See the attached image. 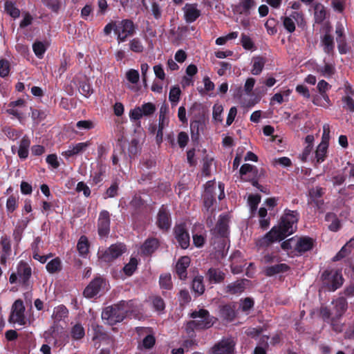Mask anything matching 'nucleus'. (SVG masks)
Here are the masks:
<instances>
[{"label":"nucleus","mask_w":354,"mask_h":354,"mask_svg":"<svg viewBox=\"0 0 354 354\" xmlns=\"http://www.w3.org/2000/svg\"><path fill=\"white\" fill-rule=\"evenodd\" d=\"M6 12L13 18H17L20 15V10L15 6V3L10 1L5 2Z\"/></svg>","instance_id":"nucleus-47"},{"label":"nucleus","mask_w":354,"mask_h":354,"mask_svg":"<svg viewBox=\"0 0 354 354\" xmlns=\"http://www.w3.org/2000/svg\"><path fill=\"white\" fill-rule=\"evenodd\" d=\"M151 303L154 310L159 313H162L165 309V303L160 296H153L151 297Z\"/></svg>","instance_id":"nucleus-45"},{"label":"nucleus","mask_w":354,"mask_h":354,"mask_svg":"<svg viewBox=\"0 0 354 354\" xmlns=\"http://www.w3.org/2000/svg\"><path fill=\"white\" fill-rule=\"evenodd\" d=\"M160 246L158 239L151 237L147 239L140 247V253L142 256L149 257L153 254Z\"/></svg>","instance_id":"nucleus-22"},{"label":"nucleus","mask_w":354,"mask_h":354,"mask_svg":"<svg viewBox=\"0 0 354 354\" xmlns=\"http://www.w3.org/2000/svg\"><path fill=\"white\" fill-rule=\"evenodd\" d=\"M174 234L182 249H187L189 246V234L184 224L176 225L174 229Z\"/></svg>","instance_id":"nucleus-16"},{"label":"nucleus","mask_w":354,"mask_h":354,"mask_svg":"<svg viewBox=\"0 0 354 354\" xmlns=\"http://www.w3.org/2000/svg\"><path fill=\"white\" fill-rule=\"evenodd\" d=\"M254 305V299L251 297H246L240 300V309L241 311L248 313L253 308Z\"/></svg>","instance_id":"nucleus-50"},{"label":"nucleus","mask_w":354,"mask_h":354,"mask_svg":"<svg viewBox=\"0 0 354 354\" xmlns=\"http://www.w3.org/2000/svg\"><path fill=\"white\" fill-rule=\"evenodd\" d=\"M106 281L101 277H95L85 288L83 295L86 298H93L96 296L102 286H105Z\"/></svg>","instance_id":"nucleus-15"},{"label":"nucleus","mask_w":354,"mask_h":354,"mask_svg":"<svg viewBox=\"0 0 354 354\" xmlns=\"http://www.w3.org/2000/svg\"><path fill=\"white\" fill-rule=\"evenodd\" d=\"M338 51L341 55L346 54L348 52V47L346 43V37L336 38Z\"/></svg>","instance_id":"nucleus-59"},{"label":"nucleus","mask_w":354,"mask_h":354,"mask_svg":"<svg viewBox=\"0 0 354 354\" xmlns=\"http://www.w3.org/2000/svg\"><path fill=\"white\" fill-rule=\"evenodd\" d=\"M289 270L290 266L286 263H279L266 267L264 273L267 277H272L277 274L286 272Z\"/></svg>","instance_id":"nucleus-32"},{"label":"nucleus","mask_w":354,"mask_h":354,"mask_svg":"<svg viewBox=\"0 0 354 354\" xmlns=\"http://www.w3.org/2000/svg\"><path fill=\"white\" fill-rule=\"evenodd\" d=\"M129 205L133 220L139 221L145 216L147 207L145 201L140 196L135 194Z\"/></svg>","instance_id":"nucleus-9"},{"label":"nucleus","mask_w":354,"mask_h":354,"mask_svg":"<svg viewBox=\"0 0 354 354\" xmlns=\"http://www.w3.org/2000/svg\"><path fill=\"white\" fill-rule=\"evenodd\" d=\"M138 261L136 258H131L129 262L126 264L123 268L124 272L128 276H131L137 268Z\"/></svg>","instance_id":"nucleus-52"},{"label":"nucleus","mask_w":354,"mask_h":354,"mask_svg":"<svg viewBox=\"0 0 354 354\" xmlns=\"http://www.w3.org/2000/svg\"><path fill=\"white\" fill-rule=\"evenodd\" d=\"M325 194V189L319 186L309 189L308 193L307 203L309 205H313L319 213L324 212V201L322 198Z\"/></svg>","instance_id":"nucleus-7"},{"label":"nucleus","mask_w":354,"mask_h":354,"mask_svg":"<svg viewBox=\"0 0 354 354\" xmlns=\"http://www.w3.org/2000/svg\"><path fill=\"white\" fill-rule=\"evenodd\" d=\"M354 248V238H351L334 256L332 261L335 262L342 260L351 254L353 248Z\"/></svg>","instance_id":"nucleus-30"},{"label":"nucleus","mask_w":354,"mask_h":354,"mask_svg":"<svg viewBox=\"0 0 354 354\" xmlns=\"http://www.w3.org/2000/svg\"><path fill=\"white\" fill-rule=\"evenodd\" d=\"M10 72V64L6 59L0 60V76L6 77L8 75Z\"/></svg>","instance_id":"nucleus-63"},{"label":"nucleus","mask_w":354,"mask_h":354,"mask_svg":"<svg viewBox=\"0 0 354 354\" xmlns=\"http://www.w3.org/2000/svg\"><path fill=\"white\" fill-rule=\"evenodd\" d=\"M328 144L326 142H321L315 151L316 163L320 164L324 162L326 158Z\"/></svg>","instance_id":"nucleus-36"},{"label":"nucleus","mask_w":354,"mask_h":354,"mask_svg":"<svg viewBox=\"0 0 354 354\" xmlns=\"http://www.w3.org/2000/svg\"><path fill=\"white\" fill-rule=\"evenodd\" d=\"M214 184L215 183L214 180H209L205 185V192L203 195V201L204 207L207 211H209L216 203Z\"/></svg>","instance_id":"nucleus-17"},{"label":"nucleus","mask_w":354,"mask_h":354,"mask_svg":"<svg viewBox=\"0 0 354 354\" xmlns=\"http://www.w3.org/2000/svg\"><path fill=\"white\" fill-rule=\"evenodd\" d=\"M219 314L220 317L227 322H231L234 321L236 317L235 303H229L221 306L219 309Z\"/></svg>","instance_id":"nucleus-25"},{"label":"nucleus","mask_w":354,"mask_h":354,"mask_svg":"<svg viewBox=\"0 0 354 354\" xmlns=\"http://www.w3.org/2000/svg\"><path fill=\"white\" fill-rule=\"evenodd\" d=\"M159 285L162 290V295L167 297V292L165 290H170L173 288V283L171 281V276L170 274H160L159 278Z\"/></svg>","instance_id":"nucleus-35"},{"label":"nucleus","mask_w":354,"mask_h":354,"mask_svg":"<svg viewBox=\"0 0 354 354\" xmlns=\"http://www.w3.org/2000/svg\"><path fill=\"white\" fill-rule=\"evenodd\" d=\"M323 287L329 292L340 288L344 282L341 269H326L321 274Z\"/></svg>","instance_id":"nucleus-4"},{"label":"nucleus","mask_w":354,"mask_h":354,"mask_svg":"<svg viewBox=\"0 0 354 354\" xmlns=\"http://www.w3.org/2000/svg\"><path fill=\"white\" fill-rule=\"evenodd\" d=\"M129 45L130 50L134 53H141L144 50V46L140 39L138 37L130 40Z\"/></svg>","instance_id":"nucleus-51"},{"label":"nucleus","mask_w":354,"mask_h":354,"mask_svg":"<svg viewBox=\"0 0 354 354\" xmlns=\"http://www.w3.org/2000/svg\"><path fill=\"white\" fill-rule=\"evenodd\" d=\"M189 316L193 320L187 322L185 328L189 337H196V330H205L211 328L216 319L209 315L207 310L204 308L192 311Z\"/></svg>","instance_id":"nucleus-3"},{"label":"nucleus","mask_w":354,"mask_h":354,"mask_svg":"<svg viewBox=\"0 0 354 354\" xmlns=\"http://www.w3.org/2000/svg\"><path fill=\"white\" fill-rule=\"evenodd\" d=\"M192 289L198 295H201L204 293L205 288L203 276L198 275L193 279L192 282Z\"/></svg>","instance_id":"nucleus-39"},{"label":"nucleus","mask_w":354,"mask_h":354,"mask_svg":"<svg viewBox=\"0 0 354 354\" xmlns=\"http://www.w3.org/2000/svg\"><path fill=\"white\" fill-rule=\"evenodd\" d=\"M89 246L88 238L84 235L81 236L77 244V249L80 254L82 257L87 255L89 252Z\"/></svg>","instance_id":"nucleus-40"},{"label":"nucleus","mask_w":354,"mask_h":354,"mask_svg":"<svg viewBox=\"0 0 354 354\" xmlns=\"http://www.w3.org/2000/svg\"><path fill=\"white\" fill-rule=\"evenodd\" d=\"M46 116V115L44 111L37 109H31V118L37 123L44 120Z\"/></svg>","instance_id":"nucleus-57"},{"label":"nucleus","mask_w":354,"mask_h":354,"mask_svg":"<svg viewBox=\"0 0 354 354\" xmlns=\"http://www.w3.org/2000/svg\"><path fill=\"white\" fill-rule=\"evenodd\" d=\"M136 311L134 300H122L118 304L106 307L102 312V319L110 326L122 322Z\"/></svg>","instance_id":"nucleus-2"},{"label":"nucleus","mask_w":354,"mask_h":354,"mask_svg":"<svg viewBox=\"0 0 354 354\" xmlns=\"http://www.w3.org/2000/svg\"><path fill=\"white\" fill-rule=\"evenodd\" d=\"M91 145V142L88 140L84 142H78L75 145H71L68 147V149L63 151L62 155L66 158H69L71 157L83 153Z\"/></svg>","instance_id":"nucleus-20"},{"label":"nucleus","mask_w":354,"mask_h":354,"mask_svg":"<svg viewBox=\"0 0 354 354\" xmlns=\"http://www.w3.org/2000/svg\"><path fill=\"white\" fill-rule=\"evenodd\" d=\"M180 94L181 91L178 86H173L171 88L169 94V100L171 102L172 106H176L179 102Z\"/></svg>","instance_id":"nucleus-48"},{"label":"nucleus","mask_w":354,"mask_h":354,"mask_svg":"<svg viewBox=\"0 0 354 354\" xmlns=\"http://www.w3.org/2000/svg\"><path fill=\"white\" fill-rule=\"evenodd\" d=\"M91 328L93 331V340L101 341H111L112 340L111 337L104 331L102 326L99 325L97 323H93L91 324Z\"/></svg>","instance_id":"nucleus-29"},{"label":"nucleus","mask_w":354,"mask_h":354,"mask_svg":"<svg viewBox=\"0 0 354 354\" xmlns=\"http://www.w3.org/2000/svg\"><path fill=\"white\" fill-rule=\"evenodd\" d=\"M256 6L254 0H241L239 3L234 6V11L239 15H250L251 10Z\"/></svg>","instance_id":"nucleus-26"},{"label":"nucleus","mask_w":354,"mask_h":354,"mask_svg":"<svg viewBox=\"0 0 354 354\" xmlns=\"http://www.w3.org/2000/svg\"><path fill=\"white\" fill-rule=\"evenodd\" d=\"M30 145V140L28 136L25 135L21 140L19 149L17 151L18 156L21 159H26L29 153V148Z\"/></svg>","instance_id":"nucleus-33"},{"label":"nucleus","mask_w":354,"mask_h":354,"mask_svg":"<svg viewBox=\"0 0 354 354\" xmlns=\"http://www.w3.org/2000/svg\"><path fill=\"white\" fill-rule=\"evenodd\" d=\"M71 335L73 339L80 340L85 335V330L80 323L75 324L71 329Z\"/></svg>","instance_id":"nucleus-43"},{"label":"nucleus","mask_w":354,"mask_h":354,"mask_svg":"<svg viewBox=\"0 0 354 354\" xmlns=\"http://www.w3.org/2000/svg\"><path fill=\"white\" fill-rule=\"evenodd\" d=\"M139 142L137 139L133 138L129 143L128 148V157L129 160L131 161L132 158H134L139 152Z\"/></svg>","instance_id":"nucleus-46"},{"label":"nucleus","mask_w":354,"mask_h":354,"mask_svg":"<svg viewBox=\"0 0 354 354\" xmlns=\"http://www.w3.org/2000/svg\"><path fill=\"white\" fill-rule=\"evenodd\" d=\"M252 170H255L254 165H252L248 164V163L243 164L239 169V174L241 177V179L243 180V178H248L247 175L249 173H250L251 171H252Z\"/></svg>","instance_id":"nucleus-62"},{"label":"nucleus","mask_w":354,"mask_h":354,"mask_svg":"<svg viewBox=\"0 0 354 354\" xmlns=\"http://www.w3.org/2000/svg\"><path fill=\"white\" fill-rule=\"evenodd\" d=\"M223 107L221 104H214L213 106L212 116L214 121L221 122L223 121L222 113Z\"/></svg>","instance_id":"nucleus-56"},{"label":"nucleus","mask_w":354,"mask_h":354,"mask_svg":"<svg viewBox=\"0 0 354 354\" xmlns=\"http://www.w3.org/2000/svg\"><path fill=\"white\" fill-rule=\"evenodd\" d=\"M276 25L277 21L274 18L268 19L265 23V27L270 35H274L277 32Z\"/></svg>","instance_id":"nucleus-55"},{"label":"nucleus","mask_w":354,"mask_h":354,"mask_svg":"<svg viewBox=\"0 0 354 354\" xmlns=\"http://www.w3.org/2000/svg\"><path fill=\"white\" fill-rule=\"evenodd\" d=\"M1 245L2 246L3 252L5 254H9L11 252L10 239L8 236H2L1 238Z\"/></svg>","instance_id":"nucleus-61"},{"label":"nucleus","mask_w":354,"mask_h":354,"mask_svg":"<svg viewBox=\"0 0 354 354\" xmlns=\"http://www.w3.org/2000/svg\"><path fill=\"white\" fill-rule=\"evenodd\" d=\"M156 111V105L152 102H145L141 106H136L129 111V118L131 121L140 120L142 117H151Z\"/></svg>","instance_id":"nucleus-8"},{"label":"nucleus","mask_w":354,"mask_h":354,"mask_svg":"<svg viewBox=\"0 0 354 354\" xmlns=\"http://www.w3.org/2000/svg\"><path fill=\"white\" fill-rule=\"evenodd\" d=\"M47 43L35 41L32 44V50L37 58L42 59L47 50Z\"/></svg>","instance_id":"nucleus-41"},{"label":"nucleus","mask_w":354,"mask_h":354,"mask_svg":"<svg viewBox=\"0 0 354 354\" xmlns=\"http://www.w3.org/2000/svg\"><path fill=\"white\" fill-rule=\"evenodd\" d=\"M185 19L187 23L195 21L201 16V10L197 9L196 3H187L184 8Z\"/></svg>","instance_id":"nucleus-27"},{"label":"nucleus","mask_w":354,"mask_h":354,"mask_svg":"<svg viewBox=\"0 0 354 354\" xmlns=\"http://www.w3.org/2000/svg\"><path fill=\"white\" fill-rule=\"evenodd\" d=\"M46 270L51 274L57 272L62 270V262L59 257L50 261L46 266Z\"/></svg>","instance_id":"nucleus-44"},{"label":"nucleus","mask_w":354,"mask_h":354,"mask_svg":"<svg viewBox=\"0 0 354 354\" xmlns=\"http://www.w3.org/2000/svg\"><path fill=\"white\" fill-rule=\"evenodd\" d=\"M325 221L330 222L328 225V230L331 232H336L342 227L340 220L337 218V215L333 212H328L325 216Z\"/></svg>","instance_id":"nucleus-34"},{"label":"nucleus","mask_w":354,"mask_h":354,"mask_svg":"<svg viewBox=\"0 0 354 354\" xmlns=\"http://www.w3.org/2000/svg\"><path fill=\"white\" fill-rule=\"evenodd\" d=\"M205 124L201 120H194L190 123L191 137L193 140H198L200 133L203 131Z\"/></svg>","instance_id":"nucleus-37"},{"label":"nucleus","mask_w":354,"mask_h":354,"mask_svg":"<svg viewBox=\"0 0 354 354\" xmlns=\"http://www.w3.org/2000/svg\"><path fill=\"white\" fill-rule=\"evenodd\" d=\"M206 277L210 283H220L224 281L225 274L218 268H210L206 273Z\"/></svg>","instance_id":"nucleus-28"},{"label":"nucleus","mask_w":354,"mask_h":354,"mask_svg":"<svg viewBox=\"0 0 354 354\" xmlns=\"http://www.w3.org/2000/svg\"><path fill=\"white\" fill-rule=\"evenodd\" d=\"M68 315V310L64 305L62 304L54 308L52 318L55 322H60L66 318Z\"/></svg>","instance_id":"nucleus-38"},{"label":"nucleus","mask_w":354,"mask_h":354,"mask_svg":"<svg viewBox=\"0 0 354 354\" xmlns=\"http://www.w3.org/2000/svg\"><path fill=\"white\" fill-rule=\"evenodd\" d=\"M18 207V198L14 195L10 196L6 201L8 212L12 213Z\"/></svg>","instance_id":"nucleus-53"},{"label":"nucleus","mask_w":354,"mask_h":354,"mask_svg":"<svg viewBox=\"0 0 354 354\" xmlns=\"http://www.w3.org/2000/svg\"><path fill=\"white\" fill-rule=\"evenodd\" d=\"M25 306L21 299H17L12 306V310L9 317V322L17 323L21 326L26 324Z\"/></svg>","instance_id":"nucleus-11"},{"label":"nucleus","mask_w":354,"mask_h":354,"mask_svg":"<svg viewBox=\"0 0 354 354\" xmlns=\"http://www.w3.org/2000/svg\"><path fill=\"white\" fill-rule=\"evenodd\" d=\"M114 32L119 43L124 42L127 37H132L136 33V26L131 19H122L116 22Z\"/></svg>","instance_id":"nucleus-5"},{"label":"nucleus","mask_w":354,"mask_h":354,"mask_svg":"<svg viewBox=\"0 0 354 354\" xmlns=\"http://www.w3.org/2000/svg\"><path fill=\"white\" fill-rule=\"evenodd\" d=\"M178 301L180 306H183L191 301V296L187 290H181L178 293Z\"/></svg>","instance_id":"nucleus-54"},{"label":"nucleus","mask_w":354,"mask_h":354,"mask_svg":"<svg viewBox=\"0 0 354 354\" xmlns=\"http://www.w3.org/2000/svg\"><path fill=\"white\" fill-rule=\"evenodd\" d=\"M299 218V213L297 210L286 209L279 225L274 226L261 239L258 240L257 245L259 247L265 248L274 241L283 240L296 231Z\"/></svg>","instance_id":"nucleus-1"},{"label":"nucleus","mask_w":354,"mask_h":354,"mask_svg":"<svg viewBox=\"0 0 354 354\" xmlns=\"http://www.w3.org/2000/svg\"><path fill=\"white\" fill-rule=\"evenodd\" d=\"M266 64V59L262 57H255L253 58V64L251 70L252 74L254 75H259L263 69Z\"/></svg>","instance_id":"nucleus-42"},{"label":"nucleus","mask_w":354,"mask_h":354,"mask_svg":"<svg viewBox=\"0 0 354 354\" xmlns=\"http://www.w3.org/2000/svg\"><path fill=\"white\" fill-rule=\"evenodd\" d=\"M314 247V240L309 236H301L297 238L296 236L295 251L299 254H302L306 252L311 250Z\"/></svg>","instance_id":"nucleus-21"},{"label":"nucleus","mask_w":354,"mask_h":354,"mask_svg":"<svg viewBox=\"0 0 354 354\" xmlns=\"http://www.w3.org/2000/svg\"><path fill=\"white\" fill-rule=\"evenodd\" d=\"M127 250L126 245L122 243L111 245L107 249L98 252L99 259L105 263H110L118 259Z\"/></svg>","instance_id":"nucleus-6"},{"label":"nucleus","mask_w":354,"mask_h":354,"mask_svg":"<svg viewBox=\"0 0 354 354\" xmlns=\"http://www.w3.org/2000/svg\"><path fill=\"white\" fill-rule=\"evenodd\" d=\"M110 214L107 210H102L97 219V234L101 239L108 238L110 233Z\"/></svg>","instance_id":"nucleus-12"},{"label":"nucleus","mask_w":354,"mask_h":354,"mask_svg":"<svg viewBox=\"0 0 354 354\" xmlns=\"http://www.w3.org/2000/svg\"><path fill=\"white\" fill-rule=\"evenodd\" d=\"M249 281L246 279H238L236 281L227 284L225 288V292L230 295H238L244 292Z\"/></svg>","instance_id":"nucleus-24"},{"label":"nucleus","mask_w":354,"mask_h":354,"mask_svg":"<svg viewBox=\"0 0 354 354\" xmlns=\"http://www.w3.org/2000/svg\"><path fill=\"white\" fill-rule=\"evenodd\" d=\"M241 44L243 48L245 50H254L256 49V46L252 39L244 33L241 34Z\"/></svg>","instance_id":"nucleus-49"},{"label":"nucleus","mask_w":354,"mask_h":354,"mask_svg":"<svg viewBox=\"0 0 354 354\" xmlns=\"http://www.w3.org/2000/svg\"><path fill=\"white\" fill-rule=\"evenodd\" d=\"M155 343H156L155 337L153 335L148 334L143 339L142 342V346L145 349H150L155 345Z\"/></svg>","instance_id":"nucleus-60"},{"label":"nucleus","mask_w":354,"mask_h":354,"mask_svg":"<svg viewBox=\"0 0 354 354\" xmlns=\"http://www.w3.org/2000/svg\"><path fill=\"white\" fill-rule=\"evenodd\" d=\"M5 133L9 139L15 140L19 138L21 135V131L11 127H8L5 130Z\"/></svg>","instance_id":"nucleus-64"},{"label":"nucleus","mask_w":354,"mask_h":354,"mask_svg":"<svg viewBox=\"0 0 354 354\" xmlns=\"http://www.w3.org/2000/svg\"><path fill=\"white\" fill-rule=\"evenodd\" d=\"M79 91L80 93L86 97H89L93 93V89L90 84L86 82L80 83Z\"/></svg>","instance_id":"nucleus-58"},{"label":"nucleus","mask_w":354,"mask_h":354,"mask_svg":"<svg viewBox=\"0 0 354 354\" xmlns=\"http://www.w3.org/2000/svg\"><path fill=\"white\" fill-rule=\"evenodd\" d=\"M17 272L19 277V283L25 289L30 286V279L32 277V268L30 265L24 261H20L17 266Z\"/></svg>","instance_id":"nucleus-13"},{"label":"nucleus","mask_w":354,"mask_h":354,"mask_svg":"<svg viewBox=\"0 0 354 354\" xmlns=\"http://www.w3.org/2000/svg\"><path fill=\"white\" fill-rule=\"evenodd\" d=\"M333 309L335 312V316L331 318V326L333 329L337 330L339 325L337 322L341 319L348 309V301L344 297H339L333 300Z\"/></svg>","instance_id":"nucleus-10"},{"label":"nucleus","mask_w":354,"mask_h":354,"mask_svg":"<svg viewBox=\"0 0 354 354\" xmlns=\"http://www.w3.org/2000/svg\"><path fill=\"white\" fill-rule=\"evenodd\" d=\"M234 346L232 340L222 339L212 347V354H234Z\"/></svg>","instance_id":"nucleus-18"},{"label":"nucleus","mask_w":354,"mask_h":354,"mask_svg":"<svg viewBox=\"0 0 354 354\" xmlns=\"http://www.w3.org/2000/svg\"><path fill=\"white\" fill-rule=\"evenodd\" d=\"M230 218L227 214H221L215 227L211 230L212 234L216 238H225L229 234Z\"/></svg>","instance_id":"nucleus-14"},{"label":"nucleus","mask_w":354,"mask_h":354,"mask_svg":"<svg viewBox=\"0 0 354 354\" xmlns=\"http://www.w3.org/2000/svg\"><path fill=\"white\" fill-rule=\"evenodd\" d=\"M156 224L158 228L163 231H167L171 227V219L170 214L163 206L158 211Z\"/></svg>","instance_id":"nucleus-19"},{"label":"nucleus","mask_w":354,"mask_h":354,"mask_svg":"<svg viewBox=\"0 0 354 354\" xmlns=\"http://www.w3.org/2000/svg\"><path fill=\"white\" fill-rule=\"evenodd\" d=\"M191 263L190 258L183 256L178 259L175 268V272L180 280H185L187 277V268Z\"/></svg>","instance_id":"nucleus-23"},{"label":"nucleus","mask_w":354,"mask_h":354,"mask_svg":"<svg viewBox=\"0 0 354 354\" xmlns=\"http://www.w3.org/2000/svg\"><path fill=\"white\" fill-rule=\"evenodd\" d=\"M322 45L324 53L328 55H333L334 54L335 43L333 37L329 34L326 33L322 38Z\"/></svg>","instance_id":"nucleus-31"}]
</instances>
